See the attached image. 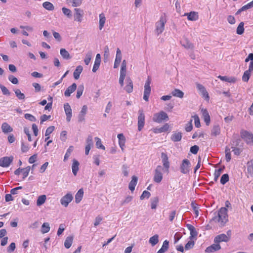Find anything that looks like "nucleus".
<instances>
[{
    "label": "nucleus",
    "instance_id": "1",
    "mask_svg": "<svg viewBox=\"0 0 253 253\" xmlns=\"http://www.w3.org/2000/svg\"><path fill=\"white\" fill-rule=\"evenodd\" d=\"M212 220L218 222L219 226H223L228 220L227 209L226 208H220L218 211L217 215L214 216Z\"/></svg>",
    "mask_w": 253,
    "mask_h": 253
},
{
    "label": "nucleus",
    "instance_id": "2",
    "mask_svg": "<svg viewBox=\"0 0 253 253\" xmlns=\"http://www.w3.org/2000/svg\"><path fill=\"white\" fill-rule=\"evenodd\" d=\"M167 22V16L166 13L162 14L160 18L159 21L156 23V33L159 35L162 33L165 29V24Z\"/></svg>",
    "mask_w": 253,
    "mask_h": 253
},
{
    "label": "nucleus",
    "instance_id": "3",
    "mask_svg": "<svg viewBox=\"0 0 253 253\" xmlns=\"http://www.w3.org/2000/svg\"><path fill=\"white\" fill-rule=\"evenodd\" d=\"M151 83V78L150 76H148L147 80L146 81L144 85V91L143 95V99L146 101H148V99L151 93V87L150 84Z\"/></svg>",
    "mask_w": 253,
    "mask_h": 253
},
{
    "label": "nucleus",
    "instance_id": "4",
    "mask_svg": "<svg viewBox=\"0 0 253 253\" xmlns=\"http://www.w3.org/2000/svg\"><path fill=\"white\" fill-rule=\"evenodd\" d=\"M169 119V117L167 114L162 111L158 113H156L154 115L153 118V121L157 123H161L163 121L168 120Z\"/></svg>",
    "mask_w": 253,
    "mask_h": 253
},
{
    "label": "nucleus",
    "instance_id": "5",
    "mask_svg": "<svg viewBox=\"0 0 253 253\" xmlns=\"http://www.w3.org/2000/svg\"><path fill=\"white\" fill-rule=\"evenodd\" d=\"M14 158L12 156L3 157L0 158V166L2 168L8 167L12 163Z\"/></svg>",
    "mask_w": 253,
    "mask_h": 253
},
{
    "label": "nucleus",
    "instance_id": "6",
    "mask_svg": "<svg viewBox=\"0 0 253 253\" xmlns=\"http://www.w3.org/2000/svg\"><path fill=\"white\" fill-rule=\"evenodd\" d=\"M162 169V167L161 166H158L155 170L153 180L156 183L161 182L163 179Z\"/></svg>",
    "mask_w": 253,
    "mask_h": 253
},
{
    "label": "nucleus",
    "instance_id": "7",
    "mask_svg": "<svg viewBox=\"0 0 253 253\" xmlns=\"http://www.w3.org/2000/svg\"><path fill=\"white\" fill-rule=\"evenodd\" d=\"M240 135L246 142H253V134L245 130H241Z\"/></svg>",
    "mask_w": 253,
    "mask_h": 253
},
{
    "label": "nucleus",
    "instance_id": "8",
    "mask_svg": "<svg viewBox=\"0 0 253 253\" xmlns=\"http://www.w3.org/2000/svg\"><path fill=\"white\" fill-rule=\"evenodd\" d=\"M145 124V115L143 110L138 111V129L141 131L144 127Z\"/></svg>",
    "mask_w": 253,
    "mask_h": 253
},
{
    "label": "nucleus",
    "instance_id": "9",
    "mask_svg": "<svg viewBox=\"0 0 253 253\" xmlns=\"http://www.w3.org/2000/svg\"><path fill=\"white\" fill-rule=\"evenodd\" d=\"M190 163L188 159H184L180 165V171L183 174L187 173L189 171Z\"/></svg>",
    "mask_w": 253,
    "mask_h": 253
},
{
    "label": "nucleus",
    "instance_id": "10",
    "mask_svg": "<svg viewBox=\"0 0 253 253\" xmlns=\"http://www.w3.org/2000/svg\"><path fill=\"white\" fill-rule=\"evenodd\" d=\"M73 199L72 195L71 193H67L61 199V204L62 206L67 207L68 204L73 200Z\"/></svg>",
    "mask_w": 253,
    "mask_h": 253
},
{
    "label": "nucleus",
    "instance_id": "11",
    "mask_svg": "<svg viewBox=\"0 0 253 253\" xmlns=\"http://www.w3.org/2000/svg\"><path fill=\"white\" fill-rule=\"evenodd\" d=\"M247 177H253V158L247 163V171L246 172Z\"/></svg>",
    "mask_w": 253,
    "mask_h": 253
},
{
    "label": "nucleus",
    "instance_id": "12",
    "mask_svg": "<svg viewBox=\"0 0 253 253\" xmlns=\"http://www.w3.org/2000/svg\"><path fill=\"white\" fill-rule=\"evenodd\" d=\"M197 88L200 91L202 97L205 98L207 101H209L210 96L205 87L201 84H197Z\"/></svg>",
    "mask_w": 253,
    "mask_h": 253
},
{
    "label": "nucleus",
    "instance_id": "13",
    "mask_svg": "<svg viewBox=\"0 0 253 253\" xmlns=\"http://www.w3.org/2000/svg\"><path fill=\"white\" fill-rule=\"evenodd\" d=\"M234 154L237 156L239 155L242 152L244 148L243 145L240 143H235L231 147Z\"/></svg>",
    "mask_w": 253,
    "mask_h": 253
},
{
    "label": "nucleus",
    "instance_id": "14",
    "mask_svg": "<svg viewBox=\"0 0 253 253\" xmlns=\"http://www.w3.org/2000/svg\"><path fill=\"white\" fill-rule=\"evenodd\" d=\"M230 240V237L225 234H221L216 236L214 239L215 243H219L221 242H227Z\"/></svg>",
    "mask_w": 253,
    "mask_h": 253
},
{
    "label": "nucleus",
    "instance_id": "15",
    "mask_svg": "<svg viewBox=\"0 0 253 253\" xmlns=\"http://www.w3.org/2000/svg\"><path fill=\"white\" fill-rule=\"evenodd\" d=\"M74 20L81 22L84 15V11L80 8H75Z\"/></svg>",
    "mask_w": 253,
    "mask_h": 253
},
{
    "label": "nucleus",
    "instance_id": "16",
    "mask_svg": "<svg viewBox=\"0 0 253 253\" xmlns=\"http://www.w3.org/2000/svg\"><path fill=\"white\" fill-rule=\"evenodd\" d=\"M126 84L124 89L128 93L132 92L133 91V82L129 77L126 78Z\"/></svg>",
    "mask_w": 253,
    "mask_h": 253
},
{
    "label": "nucleus",
    "instance_id": "17",
    "mask_svg": "<svg viewBox=\"0 0 253 253\" xmlns=\"http://www.w3.org/2000/svg\"><path fill=\"white\" fill-rule=\"evenodd\" d=\"M64 108L67 117L66 120L68 122H69L72 116L71 108L68 103L64 104Z\"/></svg>",
    "mask_w": 253,
    "mask_h": 253
},
{
    "label": "nucleus",
    "instance_id": "18",
    "mask_svg": "<svg viewBox=\"0 0 253 253\" xmlns=\"http://www.w3.org/2000/svg\"><path fill=\"white\" fill-rule=\"evenodd\" d=\"M161 159L164 167L168 171L169 168V162L167 155L165 153H162Z\"/></svg>",
    "mask_w": 253,
    "mask_h": 253
},
{
    "label": "nucleus",
    "instance_id": "19",
    "mask_svg": "<svg viewBox=\"0 0 253 253\" xmlns=\"http://www.w3.org/2000/svg\"><path fill=\"white\" fill-rule=\"evenodd\" d=\"M202 117L207 126H209L211 122V118L208 110L206 109L201 110Z\"/></svg>",
    "mask_w": 253,
    "mask_h": 253
},
{
    "label": "nucleus",
    "instance_id": "20",
    "mask_svg": "<svg viewBox=\"0 0 253 253\" xmlns=\"http://www.w3.org/2000/svg\"><path fill=\"white\" fill-rule=\"evenodd\" d=\"M87 107L86 105H84L78 116V121L82 122L84 121V117L87 113Z\"/></svg>",
    "mask_w": 253,
    "mask_h": 253
},
{
    "label": "nucleus",
    "instance_id": "21",
    "mask_svg": "<svg viewBox=\"0 0 253 253\" xmlns=\"http://www.w3.org/2000/svg\"><path fill=\"white\" fill-rule=\"evenodd\" d=\"M221 246L218 243H215L206 248L205 251L207 253H212L219 250Z\"/></svg>",
    "mask_w": 253,
    "mask_h": 253
},
{
    "label": "nucleus",
    "instance_id": "22",
    "mask_svg": "<svg viewBox=\"0 0 253 253\" xmlns=\"http://www.w3.org/2000/svg\"><path fill=\"white\" fill-rule=\"evenodd\" d=\"M122 59V53L120 49L117 48L116 57L114 62V68H117L120 65Z\"/></svg>",
    "mask_w": 253,
    "mask_h": 253
},
{
    "label": "nucleus",
    "instance_id": "23",
    "mask_svg": "<svg viewBox=\"0 0 253 253\" xmlns=\"http://www.w3.org/2000/svg\"><path fill=\"white\" fill-rule=\"evenodd\" d=\"M184 15H187L188 20L190 21H196L199 18L198 13L195 11L186 13Z\"/></svg>",
    "mask_w": 253,
    "mask_h": 253
},
{
    "label": "nucleus",
    "instance_id": "24",
    "mask_svg": "<svg viewBox=\"0 0 253 253\" xmlns=\"http://www.w3.org/2000/svg\"><path fill=\"white\" fill-rule=\"evenodd\" d=\"M77 88V84L76 83H73L71 85L69 86L65 90L64 95L66 97H69L71 94L74 92Z\"/></svg>",
    "mask_w": 253,
    "mask_h": 253
},
{
    "label": "nucleus",
    "instance_id": "25",
    "mask_svg": "<svg viewBox=\"0 0 253 253\" xmlns=\"http://www.w3.org/2000/svg\"><path fill=\"white\" fill-rule=\"evenodd\" d=\"M1 129L3 133H8L13 131V128L7 123L4 122L1 125Z\"/></svg>",
    "mask_w": 253,
    "mask_h": 253
},
{
    "label": "nucleus",
    "instance_id": "26",
    "mask_svg": "<svg viewBox=\"0 0 253 253\" xmlns=\"http://www.w3.org/2000/svg\"><path fill=\"white\" fill-rule=\"evenodd\" d=\"M137 177L133 175L132 177V179L129 183L128 188L129 190L132 192L135 189V187L137 183Z\"/></svg>",
    "mask_w": 253,
    "mask_h": 253
},
{
    "label": "nucleus",
    "instance_id": "27",
    "mask_svg": "<svg viewBox=\"0 0 253 253\" xmlns=\"http://www.w3.org/2000/svg\"><path fill=\"white\" fill-rule=\"evenodd\" d=\"M79 165H80V164L77 160H76L75 159H74L73 160V163H72V169L73 173L74 174V175L75 176H76L77 175V172L79 170Z\"/></svg>",
    "mask_w": 253,
    "mask_h": 253
},
{
    "label": "nucleus",
    "instance_id": "28",
    "mask_svg": "<svg viewBox=\"0 0 253 253\" xmlns=\"http://www.w3.org/2000/svg\"><path fill=\"white\" fill-rule=\"evenodd\" d=\"M83 70V68L81 65H79L76 67V70L74 71L73 73L74 78L76 80L79 79L80 77V75L82 72Z\"/></svg>",
    "mask_w": 253,
    "mask_h": 253
},
{
    "label": "nucleus",
    "instance_id": "29",
    "mask_svg": "<svg viewBox=\"0 0 253 253\" xmlns=\"http://www.w3.org/2000/svg\"><path fill=\"white\" fill-rule=\"evenodd\" d=\"M218 78L221 80L228 83H234L237 80L236 78L234 77H228L227 76H219Z\"/></svg>",
    "mask_w": 253,
    "mask_h": 253
},
{
    "label": "nucleus",
    "instance_id": "30",
    "mask_svg": "<svg viewBox=\"0 0 253 253\" xmlns=\"http://www.w3.org/2000/svg\"><path fill=\"white\" fill-rule=\"evenodd\" d=\"M169 247V242L168 240H165L163 243L162 247L157 252V253H164L167 252Z\"/></svg>",
    "mask_w": 253,
    "mask_h": 253
},
{
    "label": "nucleus",
    "instance_id": "31",
    "mask_svg": "<svg viewBox=\"0 0 253 253\" xmlns=\"http://www.w3.org/2000/svg\"><path fill=\"white\" fill-rule=\"evenodd\" d=\"M84 195V191L83 189L78 190L75 195V201L76 203H79L83 199Z\"/></svg>",
    "mask_w": 253,
    "mask_h": 253
},
{
    "label": "nucleus",
    "instance_id": "32",
    "mask_svg": "<svg viewBox=\"0 0 253 253\" xmlns=\"http://www.w3.org/2000/svg\"><path fill=\"white\" fill-rule=\"evenodd\" d=\"M60 53L63 58L65 60L70 59L72 58L68 51L65 48H61L60 50Z\"/></svg>",
    "mask_w": 253,
    "mask_h": 253
},
{
    "label": "nucleus",
    "instance_id": "33",
    "mask_svg": "<svg viewBox=\"0 0 253 253\" xmlns=\"http://www.w3.org/2000/svg\"><path fill=\"white\" fill-rule=\"evenodd\" d=\"M182 137V134L180 132H174L171 136V139L174 142L179 141Z\"/></svg>",
    "mask_w": 253,
    "mask_h": 253
},
{
    "label": "nucleus",
    "instance_id": "34",
    "mask_svg": "<svg viewBox=\"0 0 253 253\" xmlns=\"http://www.w3.org/2000/svg\"><path fill=\"white\" fill-rule=\"evenodd\" d=\"M182 45L186 49H193L194 48L193 44L190 42L187 39H185L183 41L181 42Z\"/></svg>",
    "mask_w": 253,
    "mask_h": 253
},
{
    "label": "nucleus",
    "instance_id": "35",
    "mask_svg": "<svg viewBox=\"0 0 253 253\" xmlns=\"http://www.w3.org/2000/svg\"><path fill=\"white\" fill-rule=\"evenodd\" d=\"M220 132V128L219 127V126L218 125H214L211 131V135L212 136H216V135L219 134Z\"/></svg>",
    "mask_w": 253,
    "mask_h": 253
},
{
    "label": "nucleus",
    "instance_id": "36",
    "mask_svg": "<svg viewBox=\"0 0 253 253\" xmlns=\"http://www.w3.org/2000/svg\"><path fill=\"white\" fill-rule=\"evenodd\" d=\"M106 21V18L105 15L102 13L99 14V29L101 30L104 26Z\"/></svg>",
    "mask_w": 253,
    "mask_h": 253
},
{
    "label": "nucleus",
    "instance_id": "37",
    "mask_svg": "<svg viewBox=\"0 0 253 253\" xmlns=\"http://www.w3.org/2000/svg\"><path fill=\"white\" fill-rule=\"evenodd\" d=\"M149 243L152 246H154L159 242V236L156 234L151 237L149 240Z\"/></svg>",
    "mask_w": 253,
    "mask_h": 253
},
{
    "label": "nucleus",
    "instance_id": "38",
    "mask_svg": "<svg viewBox=\"0 0 253 253\" xmlns=\"http://www.w3.org/2000/svg\"><path fill=\"white\" fill-rule=\"evenodd\" d=\"M171 94L173 96L179 98H182L184 96V93L178 89H175L171 92Z\"/></svg>",
    "mask_w": 253,
    "mask_h": 253
},
{
    "label": "nucleus",
    "instance_id": "39",
    "mask_svg": "<svg viewBox=\"0 0 253 253\" xmlns=\"http://www.w3.org/2000/svg\"><path fill=\"white\" fill-rule=\"evenodd\" d=\"M50 229V228L49 223L47 222H44L42 226L41 232L42 233L45 234L48 232Z\"/></svg>",
    "mask_w": 253,
    "mask_h": 253
},
{
    "label": "nucleus",
    "instance_id": "40",
    "mask_svg": "<svg viewBox=\"0 0 253 253\" xmlns=\"http://www.w3.org/2000/svg\"><path fill=\"white\" fill-rule=\"evenodd\" d=\"M73 238L71 236L68 237L64 242V246L67 249L70 248L72 244Z\"/></svg>",
    "mask_w": 253,
    "mask_h": 253
},
{
    "label": "nucleus",
    "instance_id": "41",
    "mask_svg": "<svg viewBox=\"0 0 253 253\" xmlns=\"http://www.w3.org/2000/svg\"><path fill=\"white\" fill-rule=\"evenodd\" d=\"M187 227L190 231V233L191 236L194 237L197 236V231L196 230L195 228L193 225L191 224H187Z\"/></svg>",
    "mask_w": 253,
    "mask_h": 253
},
{
    "label": "nucleus",
    "instance_id": "42",
    "mask_svg": "<svg viewBox=\"0 0 253 253\" xmlns=\"http://www.w3.org/2000/svg\"><path fill=\"white\" fill-rule=\"evenodd\" d=\"M42 6L45 9L48 10H53L54 8L53 4L48 1L43 2Z\"/></svg>",
    "mask_w": 253,
    "mask_h": 253
},
{
    "label": "nucleus",
    "instance_id": "43",
    "mask_svg": "<svg viewBox=\"0 0 253 253\" xmlns=\"http://www.w3.org/2000/svg\"><path fill=\"white\" fill-rule=\"evenodd\" d=\"M244 23L243 22H241L239 24L237 27L236 32L238 35H242L244 32Z\"/></svg>",
    "mask_w": 253,
    "mask_h": 253
},
{
    "label": "nucleus",
    "instance_id": "44",
    "mask_svg": "<svg viewBox=\"0 0 253 253\" xmlns=\"http://www.w3.org/2000/svg\"><path fill=\"white\" fill-rule=\"evenodd\" d=\"M159 203V198L158 197H154L151 200V207L152 209H155L157 208Z\"/></svg>",
    "mask_w": 253,
    "mask_h": 253
},
{
    "label": "nucleus",
    "instance_id": "45",
    "mask_svg": "<svg viewBox=\"0 0 253 253\" xmlns=\"http://www.w3.org/2000/svg\"><path fill=\"white\" fill-rule=\"evenodd\" d=\"M46 200V196L44 195L39 196L37 201V205L40 206L44 203Z\"/></svg>",
    "mask_w": 253,
    "mask_h": 253
},
{
    "label": "nucleus",
    "instance_id": "46",
    "mask_svg": "<svg viewBox=\"0 0 253 253\" xmlns=\"http://www.w3.org/2000/svg\"><path fill=\"white\" fill-rule=\"evenodd\" d=\"M16 96L20 100L24 99L25 96V95L22 93L19 89H16L14 90Z\"/></svg>",
    "mask_w": 253,
    "mask_h": 253
},
{
    "label": "nucleus",
    "instance_id": "47",
    "mask_svg": "<svg viewBox=\"0 0 253 253\" xmlns=\"http://www.w3.org/2000/svg\"><path fill=\"white\" fill-rule=\"evenodd\" d=\"M251 74L250 72L246 70L244 72L243 76H242V80L245 82H248L251 77Z\"/></svg>",
    "mask_w": 253,
    "mask_h": 253
},
{
    "label": "nucleus",
    "instance_id": "48",
    "mask_svg": "<svg viewBox=\"0 0 253 253\" xmlns=\"http://www.w3.org/2000/svg\"><path fill=\"white\" fill-rule=\"evenodd\" d=\"M230 149H231L229 147H226L225 150V159L227 162H229L231 159Z\"/></svg>",
    "mask_w": 253,
    "mask_h": 253
},
{
    "label": "nucleus",
    "instance_id": "49",
    "mask_svg": "<svg viewBox=\"0 0 253 253\" xmlns=\"http://www.w3.org/2000/svg\"><path fill=\"white\" fill-rule=\"evenodd\" d=\"M30 170V167H27L25 168L22 169L21 173L22 174V178L23 179L25 178L26 177L28 176L29 171Z\"/></svg>",
    "mask_w": 253,
    "mask_h": 253
},
{
    "label": "nucleus",
    "instance_id": "50",
    "mask_svg": "<svg viewBox=\"0 0 253 253\" xmlns=\"http://www.w3.org/2000/svg\"><path fill=\"white\" fill-rule=\"evenodd\" d=\"M68 3H72L73 7L80 6L82 2V0H67Z\"/></svg>",
    "mask_w": 253,
    "mask_h": 253
},
{
    "label": "nucleus",
    "instance_id": "51",
    "mask_svg": "<svg viewBox=\"0 0 253 253\" xmlns=\"http://www.w3.org/2000/svg\"><path fill=\"white\" fill-rule=\"evenodd\" d=\"M84 89V86L83 85H80L78 86L76 97L77 98H79L83 94Z\"/></svg>",
    "mask_w": 253,
    "mask_h": 253
},
{
    "label": "nucleus",
    "instance_id": "52",
    "mask_svg": "<svg viewBox=\"0 0 253 253\" xmlns=\"http://www.w3.org/2000/svg\"><path fill=\"white\" fill-rule=\"evenodd\" d=\"M229 181V175L228 174L225 173L222 175L220 178V183L224 185Z\"/></svg>",
    "mask_w": 253,
    "mask_h": 253
},
{
    "label": "nucleus",
    "instance_id": "53",
    "mask_svg": "<svg viewBox=\"0 0 253 253\" xmlns=\"http://www.w3.org/2000/svg\"><path fill=\"white\" fill-rule=\"evenodd\" d=\"M62 10L64 14L66 15L68 18H70L72 17V11L70 9L66 7H63Z\"/></svg>",
    "mask_w": 253,
    "mask_h": 253
},
{
    "label": "nucleus",
    "instance_id": "54",
    "mask_svg": "<svg viewBox=\"0 0 253 253\" xmlns=\"http://www.w3.org/2000/svg\"><path fill=\"white\" fill-rule=\"evenodd\" d=\"M92 54L91 52H87L85 55L84 59V62L85 65H88L90 63L91 59Z\"/></svg>",
    "mask_w": 253,
    "mask_h": 253
},
{
    "label": "nucleus",
    "instance_id": "55",
    "mask_svg": "<svg viewBox=\"0 0 253 253\" xmlns=\"http://www.w3.org/2000/svg\"><path fill=\"white\" fill-rule=\"evenodd\" d=\"M126 61L125 60H124L122 63L120 74H125L126 75Z\"/></svg>",
    "mask_w": 253,
    "mask_h": 253
},
{
    "label": "nucleus",
    "instance_id": "56",
    "mask_svg": "<svg viewBox=\"0 0 253 253\" xmlns=\"http://www.w3.org/2000/svg\"><path fill=\"white\" fill-rule=\"evenodd\" d=\"M0 89L2 91V92L3 95H9L10 94L9 90L4 85L0 84Z\"/></svg>",
    "mask_w": 253,
    "mask_h": 253
},
{
    "label": "nucleus",
    "instance_id": "57",
    "mask_svg": "<svg viewBox=\"0 0 253 253\" xmlns=\"http://www.w3.org/2000/svg\"><path fill=\"white\" fill-rule=\"evenodd\" d=\"M73 150V147L70 146L67 150L65 156L64 160L66 161L70 156L71 152Z\"/></svg>",
    "mask_w": 253,
    "mask_h": 253
},
{
    "label": "nucleus",
    "instance_id": "58",
    "mask_svg": "<svg viewBox=\"0 0 253 253\" xmlns=\"http://www.w3.org/2000/svg\"><path fill=\"white\" fill-rule=\"evenodd\" d=\"M195 245V243L193 241H189L185 246V250H190L192 249Z\"/></svg>",
    "mask_w": 253,
    "mask_h": 253
},
{
    "label": "nucleus",
    "instance_id": "59",
    "mask_svg": "<svg viewBox=\"0 0 253 253\" xmlns=\"http://www.w3.org/2000/svg\"><path fill=\"white\" fill-rule=\"evenodd\" d=\"M192 120H191L187 124H186L185 126V130L187 132H190L192 130L193 128V125L192 124Z\"/></svg>",
    "mask_w": 253,
    "mask_h": 253
},
{
    "label": "nucleus",
    "instance_id": "60",
    "mask_svg": "<svg viewBox=\"0 0 253 253\" xmlns=\"http://www.w3.org/2000/svg\"><path fill=\"white\" fill-rule=\"evenodd\" d=\"M24 117L26 119H27L31 122H35L36 121V118L34 116L30 114H25Z\"/></svg>",
    "mask_w": 253,
    "mask_h": 253
},
{
    "label": "nucleus",
    "instance_id": "61",
    "mask_svg": "<svg viewBox=\"0 0 253 253\" xmlns=\"http://www.w3.org/2000/svg\"><path fill=\"white\" fill-rule=\"evenodd\" d=\"M8 80L13 84H18V79L14 76L10 75L8 76Z\"/></svg>",
    "mask_w": 253,
    "mask_h": 253
},
{
    "label": "nucleus",
    "instance_id": "62",
    "mask_svg": "<svg viewBox=\"0 0 253 253\" xmlns=\"http://www.w3.org/2000/svg\"><path fill=\"white\" fill-rule=\"evenodd\" d=\"M151 196V194L147 191H144L140 196V199L143 200L144 198L148 199Z\"/></svg>",
    "mask_w": 253,
    "mask_h": 253
},
{
    "label": "nucleus",
    "instance_id": "63",
    "mask_svg": "<svg viewBox=\"0 0 253 253\" xmlns=\"http://www.w3.org/2000/svg\"><path fill=\"white\" fill-rule=\"evenodd\" d=\"M195 121V126L196 127H199L201 126L200 119L198 115H195L193 117Z\"/></svg>",
    "mask_w": 253,
    "mask_h": 253
},
{
    "label": "nucleus",
    "instance_id": "64",
    "mask_svg": "<svg viewBox=\"0 0 253 253\" xmlns=\"http://www.w3.org/2000/svg\"><path fill=\"white\" fill-rule=\"evenodd\" d=\"M222 170H223V169L221 168H219L215 170V171L214 173V179L215 180H216L219 177V176L220 175Z\"/></svg>",
    "mask_w": 253,
    "mask_h": 253
}]
</instances>
